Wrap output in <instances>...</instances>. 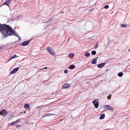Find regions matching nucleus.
<instances>
[{"mask_svg":"<svg viewBox=\"0 0 130 130\" xmlns=\"http://www.w3.org/2000/svg\"><path fill=\"white\" fill-rule=\"evenodd\" d=\"M0 32L4 38H6L12 35L17 37H19L18 34L15 33V31L10 26L5 24L0 25Z\"/></svg>","mask_w":130,"mask_h":130,"instance_id":"1","label":"nucleus"},{"mask_svg":"<svg viewBox=\"0 0 130 130\" xmlns=\"http://www.w3.org/2000/svg\"><path fill=\"white\" fill-rule=\"evenodd\" d=\"M46 49L47 51L50 54L53 56H55V54L54 52V51L52 48L50 46H48L47 47Z\"/></svg>","mask_w":130,"mask_h":130,"instance_id":"2","label":"nucleus"},{"mask_svg":"<svg viewBox=\"0 0 130 130\" xmlns=\"http://www.w3.org/2000/svg\"><path fill=\"white\" fill-rule=\"evenodd\" d=\"M92 102L94 105L95 108H97L98 107L99 103L98 101L97 102V101L95 100L93 101Z\"/></svg>","mask_w":130,"mask_h":130,"instance_id":"3","label":"nucleus"},{"mask_svg":"<svg viewBox=\"0 0 130 130\" xmlns=\"http://www.w3.org/2000/svg\"><path fill=\"white\" fill-rule=\"evenodd\" d=\"M7 114V113L5 110L3 109L0 111V115H2L4 116H6Z\"/></svg>","mask_w":130,"mask_h":130,"instance_id":"4","label":"nucleus"},{"mask_svg":"<svg viewBox=\"0 0 130 130\" xmlns=\"http://www.w3.org/2000/svg\"><path fill=\"white\" fill-rule=\"evenodd\" d=\"M31 40H29L23 42L22 43V45L23 46H25L27 45L29 42L31 41Z\"/></svg>","mask_w":130,"mask_h":130,"instance_id":"5","label":"nucleus"},{"mask_svg":"<svg viewBox=\"0 0 130 130\" xmlns=\"http://www.w3.org/2000/svg\"><path fill=\"white\" fill-rule=\"evenodd\" d=\"M19 69V67H17L14 68L10 72V74H12L15 73Z\"/></svg>","mask_w":130,"mask_h":130,"instance_id":"6","label":"nucleus"},{"mask_svg":"<svg viewBox=\"0 0 130 130\" xmlns=\"http://www.w3.org/2000/svg\"><path fill=\"white\" fill-rule=\"evenodd\" d=\"M104 107L107 109H110V110H113V108L111 106H110L109 105H104Z\"/></svg>","mask_w":130,"mask_h":130,"instance_id":"7","label":"nucleus"},{"mask_svg":"<svg viewBox=\"0 0 130 130\" xmlns=\"http://www.w3.org/2000/svg\"><path fill=\"white\" fill-rule=\"evenodd\" d=\"M70 86L69 84H64L62 87V88L63 89L67 88L69 87Z\"/></svg>","mask_w":130,"mask_h":130,"instance_id":"8","label":"nucleus"},{"mask_svg":"<svg viewBox=\"0 0 130 130\" xmlns=\"http://www.w3.org/2000/svg\"><path fill=\"white\" fill-rule=\"evenodd\" d=\"M106 63H102L98 65V67L99 68H101L104 66Z\"/></svg>","mask_w":130,"mask_h":130,"instance_id":"9","label":"nucleus"},{"mask_svg":"<svg viewBox=\"0 0 130 130\" xmlns=\"http://www.w3.org/2000/svg\"><path fill=\"white\" fill-rule=\"evenodd\" d=\"M10 2V0H7V1H6V2H4L3 4V5H6L8 6Z\"/></svg>","mask_w":130,"mask_h":130,"instance_id":"10","label":"nucleus"},{"mask_svg":"<svg viewBox=\"0 0 130 130\" xmlns=\"http://www.w3.org/2000/svg\"><path fill=\"white\" fill-rule=\"evenodd\" d=\"M105 117V114L103 113L100 116L99 119H104Z\"/></svg>","mask_w":130,"mask_h":130,"instance_id":"11","label":"nucleus"},{"mask_svg":"<svg viewBox=\"0 0 130 130\" xmlns=\"http://www.w3.org/2000/svg\"><path fill=\"white\" fill-rule=\"evenodd\" d=\"M24 106V108L26 109H28L29 107V106L28 104H25Z\"/></svg>","mask_w":130,"mask_h":130,"instance_id":"12","label":"nucleus"},{"mask_svg":"<svg viewBox=\"0 0 130 130\" xmlns=\"http://www.w3.org/2000/svg\"><path fill=\"white\" fill-rule=\"evenodd\" d=\"M96 59H95L94 58L92 60V61L91 63L92 64H95L96 63Z\"/></svg>","mask_w":130,"mask_h":130,"instance_id":"13","label":"nucleus"},{"mask_svg":"<svg viewBox=\"0 0 130 130\" xmlns=\"http://www.w3.org/2000/svg\"><path fill=\"white\" fill-rule=\"evenodd\" d=\"M53 115V114H51L50 113H47L45 114L44 115V116H43V117H46L47 116H50L51 115Z\"/></svg>","mask_w":130,"mask_h":130,"instance_id":"14","label":"nucleus"},{"mask_svg":"<svg viewBox=\"0 0 130 130\" xmlns=\"http://www.w3.org/2000/svg\"><path fill=\"white\" fill-rule=\"evenodd\" d=\"M118 76L119 77H122L123 75V73L122 72L119 73L118 74Z\"/></svg>","mask_w":130,"mask_h":130,"instance_id":"15","label":"nucleus"},{"mask_svg":"<svg viewBox=\"0 0 130 130\" xmlns=\"http://www.w3.org/2000/svg\"><path fill=\"white\" fill-rule=\"evenodd\" d=\"M90 55V53L87 52L85 54V56H86L87 57H89Z\"/></svg>","mask_w":130,"mask_h":130,"instance_id":"16","label":"nucleus"},{"mask_svg":"<svg viewBox=\"0 0 130 130\" xmlns=\"http://www.w3.org/2000/svg\"><path fill=\"white\" fill-rule=\"evenodd\" d=\"M96 52L95 51H92L91 54L92 55H94L96 54Z\"/></svg>","mask_w":130,"mask_h":130,"instance_id":"17","label":"nucleus"},{"mask_svg":"<svg viewBox=\"0 0 130 130\" xmlns=\"http://www.w3.org/2000/svg\"><path fill=\"white\" fill-rule=\"evenodd\" d=\"M70 69H73L75 68L74 65H71L69 67Z\"/></svg>","mask_w":130,"mask_h":130,"instance_id":"18","label":"nucleus"},{"mask_svg":"<svg viewBox=\"0 0 130 130\" xmlns=\"http://www.w3.org/2000/svg\"><path fill=\"white\" fill-rule=\"evenodd\" d=\"M98 46V44L97 43H96L94 45V48H97Z\"/></svg>","mask_w":130,"mask_h":130,"instance_id":"19","label":"nucleus"},{"mask_svg":"<svg viewBox=\"0 0 130 130\" xmlns=\"http://www.w3.org/2000/svg\"><path fill=\"white\" fill-rule=\"evenodd\" d=\"M17 123L15 121H14L11 123L10 124L11 125L13 126L15 125Z\"/></svg>","mask_w":130,"mask_h":130,"instance_id":"20","label":"nucleus"},{"mask_svg":"<svg viewBox=\"0 0 130 130\" xmlns=\"http://www.w3.org/2000/svg\"><path fill=\"white\" fill-rule=\"evenodd\" d=\"M111 95L110 94L109 96H108L107 97V99L109 100H110L111 99Z\"/></svg>","mask_w":130,"mask_h":130,"instance_id":"21","label":"nucleus"},{"mask_svg":"<svg viewBox=\"0 0 130 130\" xmlns=\"http://www.w3.org/2000/svg\"><path fill=\"white\" fill-rule=\"evenodd\" d=\"M121 26L123 27H127V26L125 24H123L121 25Z\"/></svg>","mask_w":130,"mask_h":130,"instance_id":"22","label":"nucleus"},{"mask_svg":"<svg viewBox=\"0 0 130 130\" xmlns=\"http://www.w3.org/2000/svg\"><path fill=\"white\" fill-rule=\"evenodd\" d=\"M109 7V6L108 5H106L104 7V8H105V9H107Z\"/></svg>","mask_w":130,"mask_h":130,"instance_id":"23","label":"nucleus"},{"mask_svg":"<svg viewBox=\"0 0 130 130\" xmlns=\"http://www.w3.org/2000/svg\"><path fill=\"white\" fill-rule=\"evenodd\" d=\"M17 57V55L15 54H14L12 56V57H13V58H16V57Z\"/></svg>","mask_w":130,"mask_h":130,"instance_id":"24","label":"nucleus"},{"mask_svg":"<svg viewBox=\"0 0 130 130\" xmlns=\"http://www.w3.org/2000/svg\"><path fill=\"white\" fill-rule=\"evenodd\" d=\"M20 121V119H18L15 122H16V123H17V122H19Z\"/></svg>","mask_w":130,"mask_h":130,"instance_id":"25","label":"nucleus"},{"mask_svg":"<svg viewBox=\"0 0 130 130\" xmlns=\"http://www.w3.org/2000/svg\"><path fill=\"white\" fill-rule=\"evenodd\" d=\"M64 72L65 73H68V70H65Z\"/></svg>","mask_w":130,"mask_h":130,"instance_id":"26","label":"nucleus"},{"mask_svg":"<svg viewBox=\"0 0 130 130\" xmlns=\"http://www.w3.org/2000/svg\"><path fill=\"white\" fill-rule=\"evenodd\" d=\"M15 126L16 127H20L21 126V125H15Z\"/></svg>","mask_w":130,"mask_h":130,"instance_id":"27","label":"nucleus"},{"mask_svg":"<svg viewBox=\"0 0 130 130\" xmlns=\"http://www.w3.org/2000/svg\"><path fill=\"white\" fill-rule=\"evenodd\" d=\"M12 57V56L9 59V60L8 61H10V60H11L13 58Z\"/></svg>","mask_w":130,"mask_h":130,"instance_id":"28","label":"nucleus"},{"mask_svg":"<svg viewBox=\"0 0 130 130\" xmlns=\"http://www.w3.org/2000/svg\"><path fill=\"white\" fill-rule=\"evenodd\" d=\"M12 57V56L9 59V60L8 61H10V60H11L13 58Z\"/></svg>","mask_w":130,"mask_h":130,"instance_id":"29","label":"nucleus"},{"mask_svg":"<svg viewBox=\"0 0 130 130\" xmlns=\"http://www.w3.org/2000/svg\"><path fill=\"white\" fill-rule=\"evenodd\" d=\"M52 19H51L50 20L46 21V23H47L49 21H52Z\"/></svg>","mask_w":130,"mask_h":130,"instance_id":"30","label":"nucleus"},{"mask_svg":"<svg viewBox=\"0 0 130 130\" xmlns=\"http://www.w3.org/2000/svg\"><path fill=\"white\" fill-rule=\"evenodd\" d=\"M44 68H41L40 69V70H44Z\"/></svg>","mask_w":130,"mask_h":130,"instance_id":"31","label":"nucleus"},{"mask_svg":"<svg viewBox=\"0 0 130 130\" xmlns=\"http://www.w3.org/2000/svg\"><path fill=\"white\" fill-rule=\"evenodd\" d=\"M72 57H73L74 56V53H73L72 54Z\"/></svg>","mask_w":130,"mask_h":130,"instance_id":"32","label":"nucleus"},{"mask_svg":"<svg viewBox=\"0 0 130 130\" xmlns=\"http://www.w3.org/2000/svg\"><path fill=\"white\" fill-rule=\"evenodd\" d=\"M18 37L19 38V40H20L21 39V38L19 36V37Z\"/></svg>","mask_w":130,"mask_h":130,"instance_id":"33","label":"nucleus"},{"mask_svg":"<svg viewBox=\"0 0 130 130\" xmlns=\"http://www.w3.org/2000/svg\"><path fill=\"white\" fill-rule=\"evenodd\" d=\"M128 70H129V72H130V68L128 69Z\"/></svg>","mask_w":130,"mask_h":130,"instance_id":"34","label":"nucleus"},{"mask_svg":"<svg viewBox=\"0 0 130 130\" xmlns=\"http://www.w3.org/2000/svg\"><path fill=\"white\" fill-rule=\"evenodd\" d=\"M98 58V57H97L96 58H94L95 59H96V60Z\"/></svg>","mask_w":130,"mask_h":130,"instance_id":"35","label":"nucleus"},{"mask_svg":"<svg viewBox=\"0 0 130 130\" xmlns=\"http://www.w3.org/2000/svg\"><path fill=\"white\" fill-rule=\"evenodd\" d=\"M44 68V69H47V67H45Z\"/></svg>","mask_w":130,"mask_h":130,"instance_id":"36","label":"nucleus"},{"mask_svg":"<svg viewBox=\"0 0 130 130\" xmlns=\"http://www.w3.org/2000/svg\"><path fill=\"white\" fill-rule=\"evenodd\" d=\"M70 54V56H71V54Z\"/></svg>","mask_w":130,"mask_h":130,"instance_id":"37","label":"nucleus"},{"mask_svg":"<svg viewBox=\"0 0 130 130\" xmlns=\"http://www.w3.org/2000/svg\"><path fill=\"white\" fill-rule=\"evenodd\" d=\"M130 51V49H128V51Z\"/></svg>","mask_w":130,"mask_h":130,"instance_id":"38","label":"nucleus"},{"mask_svg":"<svg viewBox=\"0 0 130 130\" xmlns=\"http://www.w3.org/2000/svg\"><path fill=\"white\" fill-rule=\"evenodd\" d=\"M16 18H18V17H17V16H16Z\"/></svg>","mask_w":130,"mask_h":130,"instance_id":"39","label":"nucleus"},{"mask_svg":"<svg viewBox=\"0 0 130 130\" xmlns=\"http://www.w3.org/2000/svg\"><path fill=\"white\" fill-rule=\"evenodd\" d=\"M61 13H63V12H61Z\"/></svg>","mask_w":130,"mask_h":130,"instance_id":"40","label":"nucleus"},{"mask_svg":"<svg viewBox=\"0 0 130 130\" xmlns=\"http://www.w3.org/2000/svg\"><path fill=\"white\" fill-rule=\"evenodd\" d=\"M1 48V47L0 46V49Z\"/></svg>","mask_w":130,"mask_h":130,"instance_id":"41","label":"nucleus"},{"mask_svg":"<svg viewBox=\"0 0 130 130\" xmlns=\"http://www.w3.org/2000/svg\"><path fill=\"white\" fill-rule=\"evenodd\" d=\"M98 100H99V99H97Z\"/></svg>","mask_w":130,"mask_h":130,"instance_id":"42","label":"nucleus"},{"mask_svg":"<svg viewBox=\"0 0 130 130\" xmlns=\"http://www.w3.org/2000/svg\"><path fill=\"white\" fill-rule=\"evenodd\" d=\"M3 25V24H0V25Z\"/></svg>","mask_w":130,"mask_h":130,"instance_id":"43","label":"nucleus"},{"mask_svg":"<svg viewBox=\"0 0 130 130\" xmlns=\"http://www.w3.org/2000/svg\"><path fill=\"white\" fill-rule=\"evenodd\" d=\"M61 120L62 121L63 120H62H62Z\"/></svg>","mask_w":130,"mask_h":130,"instance_id":"44","label":"nucleus"}]
</instances>
